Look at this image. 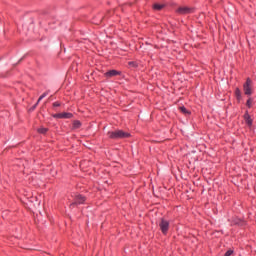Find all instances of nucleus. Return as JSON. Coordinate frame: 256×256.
<instances>
[{
	"label": "nucleus",
	"instance_id": "obj_17",
	"mask_svg": "<svg viewBox=\"0 0 256 256\" xmlns=\"http://www.w3.org/2000/svg\"><path fill=\"white\" fill-rule=\"evenodd\" d=\"M53 117L54 119H61V113L54 114Z\"/></svg>",
	"mask_w": 256,
	"mask_h": 256
},
{
	"label": "nucleus",
	"instance_id": "obj_5",
	"mask_svg": "<svg viewBox=\"0 0 256 256\" xmlns=\"http://www.w3.org/2000/svg\"><path fill=\"white\" fill-rule=\"evenodd\" d=\"M85 203V197L83 195H76L75 202L71 204V207H75V205H81Z\"/></svg>",
	"mask_w": 256,
	"mask_h": 256
},
{
	"label": "nucleus",
	"instance_id": "obj_12",
	"mask_svg": "<svg viewBox=\"0 0 256 256\" xmlns=\"http://www.w3.org/2000/svg\"><path fill=\"white\" fill-rule=\"evenodd\" d=\"M181 113H183L184 115H191V112H189V110H187V108H185V106H182L179 108Z\"/></svg>",
	"mask_w": 256,
	"mask_h": 256
},
{
	"label": "nucleus",
	"instance_id": "obj_15",
	"mask_svg": "<svg viewBox=\"0 0 256 256\" xmlns=\"http://www.w3.org/2000/svg\"><path fill=\"white\" fill-rule=\"evenodd\" d=\"M247 107H252L253 105V99L249 98L246 102Z\"/></svg>",
	"mask_w": 256,
	"mask_h": 256
},
{
	"label": "nucleus",
	"instance_id": "obj_19",
	"mask_svg": "<svg viewBox=\"0 0 256 256\" xmlns=\"http://www.w3.org/2000/svg\"><path fill=\"white\" fill-rule=\"evenodd\" d=\"M60 105H61V104H60L59 102H54V103H53V107H60Z\"/></svg>",
	"mask_w": 256,
	"mask_h": 256
},
{
	"label": "nucleus",
	"instance_id": "obj_1",
	"mask_svg": "<svg viewBox=\"0 0 256 256\" xmlns=\"http://www.w3.org/2000/svg\"><path fill=\"white\" fill-rule=\"evenodd\" d=\"M110 139H127L131 137V134L124 132L123 130H116L114 132H108Z\"/></svg>",
	"mask_w": 256,
	"mask_h": 256
},
{
	"label": "nucleus",
	"instance_id": "obj_3",
	"mask_svg": "<svg viewBox=\"0 0 256 256\" xmlns=\"http://www.w3.org/2000/svg\"><path fill=\"white\" fill-rule=\"evenodd\" d=\"M176 13H178V15H189L193 13V8L181 6L176 9Z\"/></svg>",
	"mask_w": 256,
	"mask_h": 256
},
{
	"label": "nucleus",
	"instance_id": "obj_9",
	"mask_svg": "<svg viewBox=\"0 0 256 256\" xmlns=\"http://www.w3.org/2000/svg\"><path fill=\"white\" fill-rule=\"evenodd\" d=\"M45 97H47V92L43 93V94L39 97L37 103L32 107V111H34V109L37 107V105H39V102H40L42 99H45Z\"/></svg>",
	"mask_w": 256,
	"mask_h": 256
},
{
	"label": "nucleus",
	"instance_id": "obj_6",
	"mask_svg": "<svg viewBox=\"0 0 256 256\" xmlns=\"http://www.w3.org/2000/svg\"><path fill=\"white\" fill-rule=\"evenodd\" d=\"M104 75L107 79H111V77H117V75H121V72L117 70H110L106 72Z\"/></svg>",
	"mask_w": 256,
	"mask_h": 256
},
{
	"label": "nucleus",
	"instance_id": "obj_10",
	"mask_svg": "<svg viewBox=\"0 0 256 256\" xmlns=\"http://www.w3.org/2000/svg\"><path fill=\"white\" fill-rule=\"evenodd\" d=\"M80 128H81V121L75 120V121L73 122L72 129H80Z\"/></svg>",
	"mask_w": 256,
	"mask_h": 256
},
{
	"label": "nucleus",
	"instance_id": "obj_18",
	"mask_svg": "<svg viewBox=\"0 0 256 256\" xmlns=\"http://www.w3.org/2000/svg\"><path fill=\"white\" fill-rule=\"evenodd\" d=\"M128 65H130V67H137V65L135 64V62H129Z\"/></svg>",
	"mask_w": 256,
	"mask_h": 256
},
{
	"label": "nucleus",
	"instance_id": "obj_13",
	"mask_svg": "<svg viewBox=\"0 0 256 256\" xmlns=\"http://www.w3.org/2000/svg\"><path fill=\"white\" fill-rule=\"evenodd\" d=\"M37 131H38V133H41V135H45V133H47V131H49V129L41 127V128H38Z\"/></svg>",
	"mask_w": 256,
	"mask_h": 256
},
{
	"label": "nucleus",
	"instance_id": "obj_2",
	"mask_svg": "<svg viewBox=\"0 0 256 256\" xmlns=\"http://www.w3.org/2000/svg\"><path fill=\"white\" fill-rule=\"evenodd\" d=\"M244 95L248 97L253 95V80L251 78H247L246 82L243 84Z\"/></svg>",
	"mask_w": 256,
	"mask_h": 256
},
{
	"label": "nucleus",
	"instance_id": "obj_4",
	"mask_svg": "<svg viewBox=\"0 0 256 256\" xmlns=\"http://www.w3.org/2000/svg\"><path fill=\"white\" fill-rule=\"evenodd\" d=\"M159 227H160V230L162 231V233L164 235H167V231H169V221L162 218L159 223Z\"/></svg>",
	"mask_w": 256,
	"mask_h": 256
},
{
	"label": "nucleus",
	"instance_id": "obj_16",
	"mask_svg": "<svg viewBox=\"0 0 256 256\" xmlns=\"http://www.w3.org/2000/svg\"><path fill=\"white\" fill-rule=\"evenodd\" d=\"M231 255H233V250H228V251L224 254V256H231Z\"/></svg>",
	"mask_w": 256,
	"mask_h": 256
},
{
	"label": "nucleus",
	"instance_id": "obj_11",
	"mask_svg": "<svg viewBox=\"0 0 256 256\" xmlns=\"http://www.w3.org/2000/svg\"><path fill=\"white\" fill-rule=\"evenodd\" d=\"M163 7H165V5H163V4H154L153 5V9H155V11H161V9H163Z\"/></svg>",
	"mask_w": 256,
	"mask_h": 256
},
{
	"label": "nucleus",
	"instance_id": "obj_8",
	"mask_svg": "<svg viewBox=\"0 0 256 256\" xmlns=\"http://www.w3.org/2000/svg\"><path fill=\"white\" fill-rule=\"evenodd\" d=\"M72 117H73V114L69 112L60 113V119H71Z\"/></svg>",
	"mask_w": 256,
	"mask_h": 256
},
{
	"label": "nucleus",
	"instance_id": "obj_14",
	"mask_svg": "<svg viewBox=\"0 0 256 256\" xmlns=\"http://www.w3.org/2000/svg\"><path fill=\"white\" fill-rule=\"evenodd\" d=\"M235 95H236L238 100L241 99V90L239 88H236Z\"/></svg>",
	"mask_w": 256,
	"mask_h": 256
},
{
	"label": "nucleus",
	"instance_id": "obj_7",
	"mask_svg": "<svg viewBox=\"0 0 256 256\" xmlns=\"http://www.w3.org/2000/svg\"><path fill=\"white\" fill-rule=\"evenodd\" d=\"M244 120L246 121V124L248 127H251V125H253V120L251 119V116L249 115V113H246L244 115Z\"/></svg>",
	"mask_w": 256,
	"mask_h": 256
}]
</instances>
